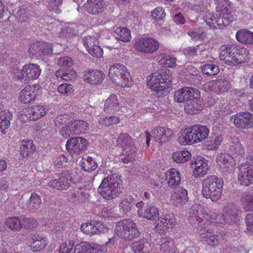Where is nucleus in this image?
Wrapping results in <instances>:
<instances>
[{
  "label": "nucleus",
  "mask_w": 253,
  "mask_h": 253,
  "mask_svg": "<svg viewBox=\"0 0 253 253\" xmlns=\"http://www.w3.org/2000/svg\"><path fill=\"white\" fill-rule=\"evenodd\" d=\"M116 233L126 241H131L138 237L140 232L136 223L129 219L120 220L116 223Z\"/></svg>",
  "instance_id": "6e6552de"
},
{
  "label": "nucleus",
  "mask_w": 253,
  "mask_h": 253,
  "mask_svg": "<svg viewBox=\"0 0 253 253\" xmlns=\"http://www.w3.org/2000/svg\"><path fill=\"white\" fill-rule=\"evenodd\" d=\"M21 228L23 227L25 229H30L37 226L36 220L31 217L22 216L21 218Z\"/></svg>",
  "instance_id": "864d4df0"
},
{
  "label": "nucleus",
  "mask_w": 253,
  "mask_h": 253,
  "mask_svg": "<svg viewBox=\"0 0 253 253\" xmlns=\"http://www.w3.org/2000/svg\"><path fill=\"white\" fill-rule=\"evenodd\" d=\"M52 45L48 42L37 41L31 43L28 52L31 58L39 57L41 55H48L52 53Z\"/></svg>",
  "instance_id": "4468645a"
},
{
  "label": "nucleus",
  "mask_w": 253,
  "mask_h": 253,
  "mask_svg": "<svg viewBox=\"0 0 253 253\" xmlns=\"http://www.w3.org/2000/svg\"><path fill=\"white\" fill-rule=\"evenodd\" d=\"M30 240L31 247L33 252H37L43 249L48 243L46 237L38 233L31 234Z\"/></svg>",
  "instance_id": "393cba45"
},
{
  "label": "nucleus",
  "mask_w": 253,
  "mask_h": 253,
  "mask_svg": "<svg viewBox=\"0 0 253 253\" xmlns=\"http://www.w3.org/2000/svg\"><path fill=\"white\" fill-rule=\"evenodd\" d=\"M191 154L187 150H182L174 152L172 155L174 161L177 163H184L191 158Z\"/></svg>",
  "instance_id": "49530a36"
},
{
  "label": "nucleus",
  "mask_w": 253,
  "mask_h": 253,
  "mask_svg": "<svg viewBox=\"0 0 253 253\" xmlns=\"http://www.w3.org/2000/svg\"><path fill=\"white\" fill-rule=\"evenodd\" d=\"M223 140L222 135L216 136L214 139L207 142V147L209 150H216Z\"/></svg>",
  "instance_id": "bf43d9fd"
},
{
  "label": "nucleus",
  "mask_w": 253,
  "mask_h": 253,
  "mask_svg": "<svg viewBox=\"0 0 253 253\" xmlns=\"http://www.w3.org/2000/svg\"><path fill=\"white\" fill-rule=\"evenodd\" d=\"M114 33L116 38L123 42H128L131 39L130 31L126 27H118Z\"/></svg>",
  "instance_id": "79ce46f5"
},
{
  "label": "nucleus",
  "mask_w": 253,
  "mask_h": 253,
  "mask_svg": "<svg viewBox=\"0 0 253 253\" xmlns=\"http://www.w3.org/2000/svg\"><path fill=\"white\" fill-rule=\"evenodd\" d=\"M224 182L216 175H210L202 181V193L206 198L213 201H218L222 195Z\"/></svg>",
  "instance_id": "7ed1b4c3"
},
{
  "label": "nucleus",
  "mask_w": 253,
  "mask_h": 253,
  "mask_svg": "<svg viewBox=\"0 0 253 253\" xmlns=\"http://www.w3.org/2000/svg\"><path fill=\"white\" fill-rule=\"evenodd\" d=\"M87 51L92 56L96 58L102 57L103 53V49L98 44L92 47L90 49H87Z\"/></svg>",
  "instance_id": "338daca9"
},
{
  "label": "nucleus",
  "mask_w": 253,
  "mask_h": 253,
  "mask_svg": "<svg viewBox=\"0 0 253 253\" xmlns=\"http://www.w3.org/2000/svg\"><path fill=\"white\" fill-rule=\"evenodd\" d=\"M77 76V72L73 69H60L55 72L57 78H61L63 80L70 81L74 79Z\"/></svg>",
  "instance_id": "37998d69"
},
{
  "label": "nucleus",
  "mask_w": 253,
  "mask_h": 253,
  "mask_svg": "<svg viewBox=\"0 0 253 253\" xmlns=\"http://www.w3.org/2000/svg\"><path fill=\"white\" fill-rule=\"evenodd\" d=\"M89 244L86 242H82L75 246V253H89Z\"/></svg>",
  "instance_id": "e2e57ef3"
},
{
  "label": "nucleus",
  "mask_w": 253,
  "mask_h": 253,
  "mask_svg": "<svg viewBox=\"0 0 253 253\" xmlns=\"http://www.w3.org/2000/svg\"><path fill=\"white\" fill-rule=\"evenodd\" d=\"M94 222L83 224L81 227L82 231L88 235L95 234Z\"/></svg>",
  "instance_id": "69168bd1"
},
{
  "label": "nucleus",
  "mask_w": 253,
  "mask_h": 253,
  "mask_svg": "<svg viewBox=\"0 0 253 253\" xmlns=\"http://www.w3.org/2000/svg\"><path fill=\"white\" fill-rule=\"evenodd\" d=\"M209 133L210 129L207 126L195 124L181 129L178 133L177 141L181 145H191L202 142Z\"/></svg>",
  "instance_id": "f257e3e1"
},
{
  "label": "nucleus",
  "mask_w": 253,
  "mask_h": 253,
  "mask_svg": "<svg viewBox=\"0 0 253 253\" xmlns=\"http://www.w3.org/2000/svg\"><path fill=\"white\" fill-rule=\"evenodd\" d=\"M199 45L196 46H189L183 49V53L184 55L188 58L193 59L197 56L198 50L199 49ZM200 51H201L200 50Z\"/></svg>",
  "instance_id": "5fc2aeb1"
},
{
  "label": "nucleus",
  "mask_w": 253,
  "mask_h": 253,
  "mask_svg": "<svg viewBox=\"0 0 253 253\" xmlns=\"http://www.w3.org/2000/svg\"><path fill=\"white\" fill-rule=\"evenodd\" d=\"M103 7V0H87V3L85 5L86 11L92 15L101 12Z\"/></svg>",
  "instance_id": "c9c22d12"
},
{
  "label": "nucleus",
  "mask_w": 253,
  "mask_h": 253,
  "mask_svg": "<svg viewBox=\"0 0 253 253\" xmlns=\"http://www.w3.org/2000/svg\"><path fill=\"white\" fill-rule=\"evenodd\" d=\"M109 77L116 85L125 87L132 84L130 73L122 64L116 63L111 66L109 69Z\"/></svg>",
  "instance_id": "39448f33"
},
{
  "label": "nucleus",
  "mask_w": 253,
  "mask_h": 253,
  "mask_svg": "<svg viewBox=\"0 0 253 253\" xmlns=\"http://www.w3.org/2000/svg\"><path fill=\"white\" fill-rule=\"evenodd\" d=\"M83 43L86 50L90 49L92 47H94L98 44L99 42L95 37L87 36L83 38Z\"/></svg>",
  "instance_id": "603ef678"
},
{
  "label": "nucleus",
  "mask_w": 253,
  "mask_h": 253,
  "mask_svg": "<svg viewBox=\"0 0 253 253\" xmlns=\"http://www.w3.org/2000/svg\"><path fill=\"white\" fill-rule=\"evenodd\" d=\"M57 64L61 67L70 68L73 64V61L70 57L64 56L58 59Z\"/></svg>",
  "instance_id": "0e129e2a"
},
{
  "label": "nucleus",
  "mask_w": 253,
  "mask_h": 253,
  "mask_svg": "<svg viewBox=\"0 0 253 253\" xmlns=\"http://www.w3.org/2000/svg\"><path fill=\"white\" fill-rule=\"evenodd\" d=\"M119 110V103L117 96L115 94H111L106 99L103 111L107 114H114Z\"/></svg>",
  "instance_id": "bb28decb"
},
{
  "label": "nucleus",
  "mask_w": 253,
  "mask_h": 253,
  "mask_svg": "<svg viewBox=\"0 0 253 253\" xmlns=\"http://www.w3.org/2000/svg\"><path fill=\"white\" fill-rule=\"evenodd\" d=\"M171 200L174 204L185 205L188 201L187 191L183 188H180L171 193Z\"/></svg>",
  "instance_id": "473e14b6"
},
{
  "label": "nucleus",
  "mask_w": 253,
  "mask_h": 253,
  "mask_svg": "<svg viewBox=\"0 0 253 253\" xmlns=\"http://www.w3.org/2000/svg\"><path fill=\"white\" fill-rule=\"evenodd\" d=\"M217 165L224 171L230 172L233 170L236 164L234 157L228 153H220L216 158Z\"/></svg>",
  "instance_id": "a211bd4d"
},
{
  "label": "nucleus",
  "mask_w": 253,
  "mask_h": 253,
  "mask_svg": "<svg viewBox=\"0 0 253 253\" xmlns=\"http://www.w3.org/2000/svg\"><path fill=\"white\" fill-rule=\"evenodd\" d=\"M157 62L163 67L166 68H174L176 66V58L173 55L162 53L157 55Z\"/></svg>",
  "instance_id": "2f4dec72"
},
{
  "label": "nucleus",
  "mask_w": 253,
  "mask_h": 253,
  "mask_svg": "<svg viewBox=\"0 0 253 253\" xmlns=\"http://www.w3.org/2000/svg\"><path fill=\"white\" fill-rule=\"evenodd\" d=\"M152 133L154 140L160 145L169 141L173 136V131L166 126L155 127Z\"/></svg>",
  "instance_id": "6ab92c4d"
},
{
  "label": "nucleus",
  "mask_w": 253,
  "mask_h": 253,
  "mask_svg": "<svg viewBox=\"0 0 253 253\" xmlns=\"http://www.w3.org/2000/svg\"><path fill=\"white\" fill-rule=\"evenodd\" d=\"M166 180L168 185L170 188H176L181 183L179 172L174 168L169 169L166 173Z\"/></svg>",
  "instance_id": "cd10ccee"
},
{
  "label": "nucleus",
  "mask_w": 253,
  "mask_h": 253,
  "mask_svg": "<svg viewBox=\"0 0 253 253\" xmlns=\"http://www.w3.org/2000/svg\"><path fill=\"white\" fill-rule=\"evenodd\" d=\"M133 253H150L151 244L146 239H142L134 242L131 246Z\"/></svg>",
  "instance_id": "c756f323"
},
{
  "label": "nucleus",
  "mask_w": 253,
  "mask_h": 253,
  "mask_svg": "<svg viewBox=\"0 0 253 253\" xmlns=\"http://www.w3.org/2000/svg\"><path fill=\"white\" fill-rule=\"evenodd\" d=\"M160 250L163 253H178L174 241L170 238H165L163 240Z\"/></svg>",
  "instance_id": "c03bdc74"
},
{
  "label": "nucleus",
  "mask_w": 253,
  "mask_h": 253,
  "mask_svg": "<svg viewBox=\"0 0 253 253\" xmlns=\"http://www.w3.org/2000/svg\"><path fill=\"white\" fill-rule=\"evenodd\" d=\"M12 118V114L7 110L0 112V131L3 132L10 126V121Z\"/></svg>",
  "instance_id": "a19ab883"
},
{
  "label": "nucleus",
  "mask_w": 253,
  "mask_h": 253,
  "mask_svg": "<svg viewBox=\"0 0 253 253\" xmlns=\"http://www.w3.org/2000/svg\"><path fill=\"white\" fill-rule=\"evenodd\" d=\"M204 20L210 27L218 28V23H217L218 22V15L210 13H207L204 17Z\"/></svg>",
  "instance_id": "8fccbe9b"
},
{
  "label": "nucleus",
  "mask_w": 253,
  "mask_h": 253,
  "mask_svg": "<svg viewBox=\"0 0 253 253\" xmlns=\"http://www.w3.org/2000/svg\"><path fill=\"white\" fill-rule=\"evenodd\" d=\"M137 212L140 216L149 220H155L159 215L156 207H140Z\"/></svg>",
  "instance_id": "7c9ffc66"
},
{
  "label": "nucleus",
  "mask_w": 253,
  "mask_h": 253,
  "mask_svg": "<svg viewBox=\"0 0 253 253\" xmlns=\"http://www.w3.org/2000/svg\"><path fill=\"white\" fill-rule=\"evenodd\" d=\"M236 19L235 16L226 7H221L220 12L218 14V28L223 29L228 26Z\"/></svg>",
  "instance_id": "5701e85b"
},
{
  "label": "nucleus",
  "mask_w": 253,
  "mask_h": 253,
  "mask_svg": "<svg viewBox=\"0 0 253 253\" xmlns=\"http://www.w3.org/2000/svg\"><path fill=\"white\" fill-rule=\"evenodd\" d=\"M98 191L104 199L111 200L117 197L120 193V184L115 178L107 176L102 180Z\"/></svg>",
  "instance_id": "9d476101"
},
{
  "label": "nucleus",
  "mask_w": 253,
  "mask_h": 253,
  "mask_svg": "<svg viewBox=\"0 0 253 253\" xmlns=\"http://www.w3.org/2000/svg\"><path fill=\"white\" fill-rule=\"evenodd\" d=\"M63 0H49L47 5L48 9L50 11L58 10V7L62 4Z\"/></svg>",
  "instance_id": "774afa93"
},
{
  "label": "nucleus",
  "mask_w": 253,
  "mask_h": 253,
  "mask_svg": "<svg viewBox=\"0 0 253 253\" xmlns=\"http://www.w3.org/2000/svg\"><path fill=\"white\" fill-rule=\"evenodd\" d=\"M151 16L154 19L158 21H162L166 16V13L163 7L158 6L151 11Z\"/></svg>",
  "instance_id": "6e6d98bb"
},
{
  "label": "nucleus",
  "mask_w": 253,
  "mask_h": 253,
  "mask_svg": "<svg viewBox=\"0 0 253 253\" xmlns=\"http://www.w3.org/2000/svg\"><path fill=\"white\" fill-rule=\"evenodd\" d=\"M74 246V241L72 240L66 241L60 246V253H69Z\"/></svg>",
  "instance_id": "680f3d73"
},
{
  "label": "nucleus",
  "mask_w": 253,
  "mask_h": 253,
  "mask_svg": "<svg viewBox=\"0 0 253 253\" xmlns=\"http://www.w3.org/2000/svg\"><path fill=\"white\" fill-rule=\"evenodd\" d=\"M147 80L148 87L161 96L164 91L169 87L172 77L169 70H161L152 74Z\"/></svg>",
  "instance_id": "20e7f679"
},
{
  "label": "nucleus",
  "mask_w": 253,
  "mask_h": 253,
  "mask_svg": "<svg viewBox=\"0 0 253 253\" xmlns=\"http://www.w3.org/2000/svg\"><path fill=\"white\" fill-rule=\"evenodd\" d=\"M176 220L172 215H166L165 217L158 219L156 222V228L162 233L166 230L172 228L176 224Z\"/></svg>",
  "instance_id": "a878e982"
},
{
  "label": "nucleus",
  "mask_w": 253,
  "mask_h": 253,
  "mask_svg": "<svg viewBox=\"0 0 253 253\" xmlns=\"http://www.w3.org/2000/svg\"><path fill=\"white\" fill-rule=\"evenodd\" d=\"M79 165L81 169L86 172H91L97 167L96 162L88 155H85L82 158L79 162Z\"/></svg>",
  "instance_id": "e433bc0d"
},
{
  "label": "nucleus",
  "mask_w": 253,
  "mask_h": 253,
  "mask_svg": "<svg viewBox=\"0 0 253 253\" xmlns=\"http://www.w3.org/2000/svg\"><path fill=\"white\" fill-rule=\"evenodd\" d=\"M199 91L192 87H183L176 90L174 93V100L178 103H182L189 100L194 94Z\"/></svg>",
  "instance_id": "4be33fe9"
},
{
  "label": "nucleus",
  "mask_w": 253,
  "mask_h": 253,
  "mask_svg": "<svg viewBox=\"0 0 253 253\" xmlns=\"http://www.w3.org/2000/svg\"><path fill=\"white\" fill-rule=\"evenodd\" d=\"M49 108L47 106L36 104L23 108L19 112L18 118L24 123L37 121L47 113Z\"/></svg>",
  "instance_id": "1a4fd4ad"
},
{
  "label": "nucleus",
  "mask_w": 253,
  "mask_h": 253,
  "mask_svg": "<svg viewBox=\"0 0 253 253\" xmlns=\"http://www.w3.org/2000/svg\"><path fill=\"white\" fill-rule=\"evenodd\" d=\"M238 181L241 185L248 186L253 183V165L248 162L242 163L238 174Z\"/></svg>",
  "instance_id": "f3484780"
},
{
  "label": "nucleus",
  "mask_w": 253,
  "mask_h": 253,
  "mask_svg": "<svg viewBox=\"0 0 253 253\" xmlns=\"http://www.w3.org/2000/svg\"><path fill=\"white\" fill-rule=\"evenodd\" d=\"M118 146L123 148L124 157L122 158L124 164H128L136 159V147L132 138L126 133H121L117 139Z\"/></svg>",
  "instance_id": "0eeeda50"
},
{
  "label": "nucleus",
  "mask_w": 253,
  "mask_h": 253,
  "mask_svg": "<svg viewBox=\"0 0 253 253\" xmlns=\"http://www.w3.org/2000/svg\"><path fill=\"white\" fill-rule=\"evenodd\" d=\"M70 174L69 171H64L59 174L58 178L51 180L48 183L50 188L57 190H67L70 186Z\"/></svg>",
  "instance_id": "aec40b11"
},
{
  "label": "nucleus",
  "mask_w": 253,
  "mask_h": 253,
  "mask_svg": "<svg viewBox=\"0 0 253 253\" xmlns=\"http://www.w3.org/2000/svg\"><path fill=\"white\" fill-rule=\"evenodd\" d=\"M6 226L11 230L18 231L21 228V221L16 216L7 218L5 221Z\"/></svg>",
  "instance_id": "de8ad7c7"
},
{
  "label": "nucleus",
  "mask_w": 253,
  "mask_h": 253,
  "mask_svg": "<svg viewBox=\"0 0 253 253\" xmlns=\"http://www.w3.org/2000/svg\"><path fill=\"white\" fill-rule=\"evenodd\" d=\"M120 123V118L115 116L100 118L98 123L102 126H110L118 124Z\"/></svg>",
  "instance_id": "09e8293b"
},
{
  "label": "nucleus",
  "mask_w": 253,
  "mask_h": 253,
  "mask_svg": "<svg viewBox=\"0 0 253 253\" xmlns=\"http://www.w3.org/2000/svg\"><path fill=\"white\" fill-rule=\"evenodd\" d=\"M105 75L98 70H86L83 72V78L87 83L91 84H99L104 80Z\"/></svg>",
  "instance_id": "412c9836"
},
{
  "label": "nucleus",
  "mask_w": 253,
  "mask_h": 253,
  "mask_svg": "<svg viewBox=\"0 0 253 253\" xmlns=\"http://www.w3.org/2000/svg\"><path fill=\"white\" fill-rule=\"evenodd\" d=\"M231 87V84L230 81L222 79L210 81L203 85L205 91H212L218 94L228 91Z\"/></svg>",
  "instance_id": "2eb2a0df"
},
{
  "label": "nucleus",
  "mask_w": 253,
  "mask_h": 253,
  "mask_svg": "<svg viewBox=\"0 0 253 253\" xmlns=\"http://www.w3.org/2000/svg\"><path fill=\"white\" fill-rule=\"evenodd\" d=\"M58 91L60 93L70 95L74 91V86L72 84H62L58 86Z\"/></svg>",
  "instance_id": "4d7b16f0"
},
{
  "label": "nucleus",
  "mask_w": 253,
  "mask_h": 253,
  "mask_svg": "<svg viewBox=\"0 0 253 253\" xmlns=\"http://www.w3.org/2000/svg\"><path fill=\"white\" fill-rule=\"evenodd\" d=\"M249 50L241 45H222L220 47L219 58L229 66H236L245 63L249 59Z\"/></svg>",
  "instance_id": "f03ea898"
},
{
  "label": "nucleus",
  "mask_w": 253,
  "mask_h": 253,
  "mask_svg": "<svg viewBox=\"0 0 253 253\" xmlns=\"http://www.w3.org/2000/svg\"><path fill=\"white\" fill-rule=\"evenodd\" d=\"M246 229L245 232L253 234V213L247 214L245 217Z\"/></svg>",
  "instance_id": "052dcab7"
},
{
  "label": "nucleus",
  "mask_w": 253,
  "mask_h": 253,
  "mask_svg": "<svg viewBox=\"0 0 253 253\" xmlns=\"http://www.w3.org/2000/svg\"><path fill=\"white\" fill-rule=\"evenodd\" d=\"M41 72L42 70L38 64H26L21 69L14 72L13 79L24 84H29L38 79Z\"/></svg>",
  "instance_id": "423d86ee"
},
{
  "label": "nucleus",
  "mask_w": 253,
  "mask_h": 253,
  "mask_svg": "<svg viewBox=\"0 0 253 253\" xmlns=\"http://www.w3.org/2000/svg\"><path fill=\"white\" fill-rule=\"evenodd\" d=\"M88 141L81 137H73L66 142L67 150L72 154H79L87 148Z\"/></svg>",
  "instance_id": "dca6fc26"
},
{
  "label": "nucleus",
  "mask_w": 253,
  "mask_h": 253,
  "mask_svg": "<svg viewBox=\"0 0 253 253\" xmlns=\"http://www.w3.org/2000/svg\"><path fill=\"white\" fill-rule=\"evenodd\" d=\"M70 127L74 135L84 133L88 129V124L84 121L75 120L70 123Z\"/></svg>",
  "instance_id": "4c0bfd02"
},
{
  "label": "nucleus",
  "mask_w": 253,
  "mask_h": 253,
  "mask_svg": "<svg viewBox=\"0 0 253 253\" xmlns=\"http://www.w3.org/2000/svg\"><path fill=\"white\" fill-rule=\"evenodd\" d=\"M119 210L114 209V207H104L101 211L102 215L106 217H113L114 215L121 217L130 210L129 207H118Z\"/></svg>",
  "instance_id": "c85d7f7f"
},
{
  "label": "nucleus",
  "mask_w": 253,
  "mask_h": 253,
  "mask_svg": "<svg viewBox=\"0 0 253 253\" xmlns=\"http://www.w3.org/2000/svg\"><path fill=\"white\" fill-rule=\"evenodd\" d=\"M202 72L207 75H216L219 72L218 66L212 64H206L202 68Z\"/></svg>",
  "instance_id": "3c124183"
},
{
  "label": "nucleus",
  "mask_w": 253,
  "mask_h": 253,
  "mask_svg": "<svg viewBox=\"0 0 253 253\" xmlns=\"http://www.w3.org/2000/svg\"><path fill=\"white\" fill-rule=\"evenodd\" d=\"M235 126L239 128L249 129L253 127V114L248 112L236 113L230 117Z\"/></svg>",
  "instance_id": "f8f14e48"
},
{
  "label": "nucleus",
  "mask_w": 253,
  "mask_h": 253,
  "mask_svg": "<svg viewBox=\"0 0 253 253\" xmlns=\"http://www.w3.org/2000/svg\"><path fill=\"white\" fill-rule=\"evenodd\" d=\"M229 150L231 152L237 156L243 157L245 155V149L241 144L239 139L237 137L233 138L229 145Z\"/></svg>",
  "instance_id": "ea45409f"
},
{
  "label": "nucleus",
  "mask_w": 253,
  "mask_h": 253,
  "mask_svg": "<svg viewBox=\"0 0 253 253\" xmlns=\"http://www.w3.org/2000/svg\"><path fill=\"white\" fill-rule=\"evenodd\" d=\"M134 47L139 52L146 54H152L159 48L160 43L154 38H140L136 42Z\"/></svg>",
  "instance_id": "ddd939ff"
},
{
  "label": "nucleus",
  "mask_w": 253,
  "mask_h": 253,
  "mask_svg": "<svg viewBox=\"0 0 253 253\" xmlns=\"http://www.w3.org/2000/svg\"><path fill=\"white\" fill-rule=\"evenodd\" d=\"M241 202L243 206H253V193L243 192L241 197Z\"/></svg>",
  "instance_id": "13d9d810"
},
{
  "label": "nucleus",
  "mask_w": 253,
  "mask_h": 253,
  "mask_svg": "<svg viewBox=\"0 0 253 253\" xmlns=\"http://www.w3.org/2000/svg\"><path fill=\"white\" fill-rule=\"evenodd\" d=\"M199 92L196 94L195 97L191 98L189 101L185 105V111L188 114H195L202 111L204 106L200 99Z\"/></svg>",
  "instance_id": "b1692460"
},
{
  "label": "nucleus",
  "mask_w": 253,
  "mask_h": 253,
  "mask_svg": "<svg viewBox=\"0 0 253 253\" xmlns=\"http://www.w3.org/2000/svg\"><path fill=\"white\" fill-rule=\"evenodd\" d=\"M205 229L199 231L201 241L205 244L211 246H214L218 244L219 236L217 235H212L209 232H204Z\"/></svg>",
  "instance_id": "58836bf2"
},
{
  "label": "nucleus",
  "mask_w": 253,
  "mask_h": 253,
  "mask_svg": "<svg viewBox=\"0 0 253 253\" xmlns=\"http://www.w3.org/2000/svg\"><path fill=\"white\" fill-rule=\"evenodd\" d=\"M208 164L205 159L198 158L195 161V168L193 175L195 177H203L208 171Z\"/></svg>",
  "instance_id": "72a5a7b5"
},
{
  "label": "nucleus",
  "mask_w": 253,
  "mask_h": 253,
  "mask_svg": "<svg viewBox=\"0 0 253 253\" xmlns=\"http://www.w3.org/2000/svg\"><path fill=\"white\" fill-rule=\"evenodd\" d=\"M20 154L22 157L25 158L33 152L35 150V147L32 140L27 141L23 140L20 146Z\"/></svg>",
  "instance_id": "a18cd8bd"
},
{
  "label": "nucleus",
  "mask_w": 253,
  "mask_h": 253,
  "mask_svg": "<svg viewBox=\"0 0 253 253\" xmlns=\"http://www.w3.org/2000/svg\"><path fill=\"white\" fill-rule=\"evenodd\" d=\"M41 92V87L38 84L27 85L20 91L18 100L21 103L30 104L37 100Z\"/></svg>",
  "instance_id": "9b49d317"
},
{
  "label": "nucleus",
  "mask_w": 253,
  "mask_h": 253,
  "mask_svg": "<svg viewBox=\"0 0 253 253\" xmlns=\"http://www.w3.org/2000/svg\"><path fill=\"white\" fill-rule=\"evenodd\" d=\"M236 38L242 43L253 45V32L248 30L241 29L238 31L236 34Z\"/></svg>",
  "instance_id": "f704fd0d"
}]
</instances>
